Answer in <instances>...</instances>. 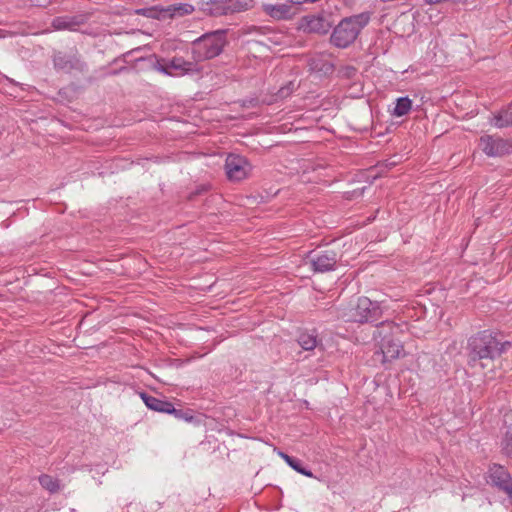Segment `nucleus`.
Returning <instances> with one entry per match:
<instances>
[{"mask_svg": "<svg viewBox=\"0 0 512 512\" xmlns=\"http://www.w3.org/2000/svg\"><path fill=\"white\" fill-rule=\"evenodd\" d=\"M511 346L509 341H500L493 333L481 331L468 341L471 360L495 359L505 353Z\"/></svg>", "mask_w": 512, "mask_h": 512, "instance_id": "f257e3e1", "label": "nucleus"}, {"mask_svg": "<svg viewBox=\"0 0 512 512\" xmlns=\"http://www.w3.org/2000/svg\"><path fill=\"white\" fill-rule=\"evenodd\" d=\"M370 21L367 12L342 19L331 34V43L338 48H347L358 37Z\"/></svg>", "mask_w": 512, "mask_h": 512, "instance_id": "f03ea898", "label": "nucleus"}, {"mask_svg": "<svg viewBox=\"0 0 512 512\" xmlns=\"http://www.w3.org/2000/svg\"><path fill=\"white\" fill-rule=\"evenodd\" d=\"M399 327L393 322H383L377 326L373 336L375 340L379 339V346L383 355V361H392L404 355L403 346L394 339L398 333Z\"/></svg>", "mask_w": 512, "mask_h": 512, "instance_id": "7ed1b4c3", "label": "nucleus"}, {"mask_svg": "<svg viewBox=\"0 0 512 512\" xmlns=\"http://www.w3.org/2000/svg\"><path fill=\"white\" fill-rule=\"evenodd\" d=\"M226 44L224 31L206 33L192 43V54L196 61H204L218 56Z\"/></svg>", "mask_w": 512, "mask_h": 512, "instance_id": "20e7f679", "label": "nucleus"}, {"mask_svg": "<svg viewBox=\"0 0 512 512\" xmlns=\"http://www.w3.org/2000/svg\"><path fill=\"white\" fill-rule=\"evenodd\" d=\"M381 309L377 302H372L367 297H360L357 300L351 320L358 323L373 322L378 319Z\"/></svg>", "mask_w": 512, "mask_h": 512, "instance_id": "39448f33", "label": "nucleus"}, {"mask_svg": "<svg viewBox=\"0 0 512 512\" xmlns=\"http://www.w3.org/2000/svg\"><path fill=\"white\" fill-rule=\"evenodd\" d=\"M227 177L232 181H241L248 177L252 170L248 160L238 154H229L225 161Z\"/></svg>", "mask_w": 512, "mask_h": 512, "instance_id": "423d86ee", "label": "nucleus"}, {"mask_svg": "<svg viewBox=\"0 0 512 512\" xmlns=\"http://www.w3.org/2000/svg\"><path fill=\"white\" fill-rule=\"evenodd\" d=\"M479 147L489 157H500L512 153V144L499 136L484 135Z\"/></svg>", "mask_w": 512, "mask_h": 512, "instance_id": "0eeeda50", "label": "nucleus"}, {"mask_svg": "<svg viewBox=\"0 0 512 512\" xmlns=\"http://www.w3.org/2000/svg\"><path fill=\"white\" fill-rule=\"evenodd\" d=\"M309 263L314 272L325 273L336 269L338 254L331 249L311 252Z\"/></svg>", "mask_w": 512, "mask_h": 512, "instance_id": "6e6552de", "label": "nucleus"}, {"mask_svg": "<svg viewBox=\"0 0 512 512\" xmlns=\"http://www.w3.org/2000/svg\"><path fill=\"white\" fill-rule=\"evenodd\" d=\"M488 482L503 491L512 503V478L505 467L493 464L489 467Z\"/></svg>", "mask_w": 512, "mask_h": 512, "instance_id": "1a4fd4ad", "label": "nucleus"}, {"mask_svg": "<svg viewBox=\"0 0 512 512\" xmlns=\"http://www.w3.org/2000/svg\"><path fill=\"white\" fill-rule=\"evenodd\" d=\"M156 69L166 75L182 76L195 71V65L181 57H174L168 61L158 62Z\"/></svg>", "mask_w": 512, "mask_h": 512, "instance_id": "9d476101", "label": "nucleus"}, {"mask_svg": "<svg viewBox=\"0 0 512 512\" xmlns=\"http://www.w3.org/2000/svg\"><path fill=\"white\" fill-rule=\"evenodd\" d=\"M207 4L210 5L209 12L215 16L227 15L248 8L246 0H208Z\"/></svg>", "mask_w": 512, "mask_h": 512, "instance_id": "9b49d317", "label": "nucleus"}, {"mask_svg": "<svg viewBox=\"0 0 512 512\" xmlns=\"http://www.w3.org/2000/svg\"><path fill=\"white\" fill-rule=\"evenodd\" d=\"M86 18L84 15L60 16L52 20V26L56 30H75L76 27L84 24Z\"/></svg>", "mask_w": 512, "mask_h": 512, "instance_id": "f8f14e48", "label": "nucleus"}, {"mask_svg": "<svg viewBox=\"0 0 512 512\" xmlns=\"http://www.w3.org/2000/svg\"><path fill=\"white\" fill-rule=\"evenodd\" d=\"M264 12L276 20L290 19L293 16L291 5L287 3L282 4H265L263 5Z\"/></svg>", "mask_w": 512, "mask_h": 512, "instance_id": "ddd939ff", "label": "nucleus"}, {"mask_svg": "<svg viewBox=\"0 0 512 512\" xmlns=\"http://www.w3.org/2000/svg\"><path fill=\"white\" fill-rule=\"evenodd\" d=\"M54 66L59 70L70 71L72 69H80L81 63L79 59L72 54L58 52L54 55Z\"/></svg>", "mask_w": 512, "mask_h": 512, "instance_id": "4468645a", "label": "nucleus"}, {"mask_svg": "<svg viewBox=\"0 0 512 512\" xmlns=\"http://www.w3.org/2000/svg\"><path fill=\"white\" fill-rule=\"evenodd\" d=\"M140 396L150 410L167 414L168 412H173V404L169 401L156 398L147 393H141Z\"/></svg>", "mask_w": 512, "mask_h": 512, "instance_id": "2eb2a0df", "label": "nucleus"}, {"mask_svg": "<svg viewBox=\"0 0 512 512\" xmlns=\"http://www.w3.org/2000/svg\"><path fill=\"white\" fill-rule=\"evenodd\" d=\"M299 345L307 351L313 350L318 345L317 335L314 331L312 332H302L298 336Z\"/></svg>", "mask_w": 512, "mask_h": 512, "instance_id": "dca6fc26", "label": "nucleus"}, {"mask_svg": "<svg viewBox=\"0 0 512 512\" xmlns=\"http://www.w3.org/2000/svg\"><path fill=\"white\" fill-rule=\"evenodd\" d=\"M327 23L320 16H311L306 18V29L310 32L325 33L327 31Z\"/></svg>", "mask_w": 512, "mask_h": 512, "instance_id": "f3484780", "label": "nucleus"}, {"mask_svg": "<svg viewBox=\"0 0 512 512\" xmlns=\"http://www.w3.org/2000/svg\"><path fill=\"white\" fill-rule=\"evenodd\" d=\"M412 108V101L408 97H400L396 100L393 115L402 117L409 113Z\"/></svg>", "mask_w": 512, "mask_h": 512, "instance_id": "a211bd4d", "label": "nucleus"}, {"mask_svg": "<svg viewBox=\"0 0 512 512\" xmlns=\"http://www.w3.org/2000/svg\"><path fill=\"white\" fill-rule=\"evenodd\" d=\"M494 125L498 128L512 125V105L494 117Z\"/></svg>", "mask_w": 512, "mask_h": 512, "instance_id": "6ab92c4d", "label": "nucleus"}, {"mask_svg": "<svg viewBox=\"0 0 512 512\" xmlns=\"http://www.w3.org/2000/svg\"><path fill=\"white\" fill-rule=\"evenodd\" d=\"M39 482L41 486L50 493H55L61 488L59 480L47 474L41 475L39 477Z\"/></svg>", "mask_w": 512, "mask_h": 512, "instance_id": "aec40b11", "label": "nucleus"}, {"mask_svg": "<svg viewBox=\"0 0 512 512\" xmlns=\"http://www.w3.org/2000/svg\"><path fill=\"white\" fill-rule=\"evenodd\" d=\"M502 451L506 456L512 457V429L508 430L503 438Z\"/></svg>", "mask_w": 512, "mask_h": 512, "instance_id": "412c9836", "label": "nucleus"}, {"mask_svg": "<svg viewBox=\"0 0 512 512\" xmlns=\"http://www.w3.org/2000/svg\"><path fill=\"white\" fill-rule=\"evenodd\" d=\"M291 463H292V465H289V466L296 472H298L304 476L310 477V478H312L314 476L313 473L309 469L303 467L302 462L299 459L294 458L293 462H291Z\"/></svg>", "mask_w": 512, "mask_h": 512, "instance_id": "4be33fe9", "label": "nucleus"}, {"mask_svg": "<svg viewBox=\"0 0 512 512\" xmlns=\"http://www.w3.org/2000/svg\"><path fill=\"white\" fill-rule=\"evenodd\" d=\"M168 414L174 415L175 418L184 420L186 422H191L193 420V416L183 410L175 409L173 407V412H168Z\"/></svg>", "mask_w": 512, "mask_h": 512, "instance_id": "5701e85b", "label": "nucleus"}, {"mask_svg": "<svg viewBox=\"0 0 512 512\" xmlns=\"http://www.w3.org/2000/svg\"><path fill=\"white\" fill-rule=\"evenodd\" d=\"M193 10L194 8L190 4H180L179 6L174 7L173 9L174 13L178 15L190 14L191 12H193Z\"/></svg>", "mask_w": 512, "mask_h": 512, "instance_id": "b1692460", "label": "nucleus"}, {"mask_svg": "<svg viewBox=\"0 0 512 512\" xmlns=\"http://www.w3.org/2000/svg\"><path fill=\"white\" fill-rule=\"evenodd\" d=\"M269 40L275 45H284L287 43V37L281 34H273Z\"/></svg>", "mask_w": 512, "mask_h": 512, "instance_id": "393cba45", "label": "nucleus"}, {"mask_svg": "<svg viewBox=\"0 0 512 512\" xmlns=\"http://www.w3.org/2000/svg\"><path fill=\"white\" fill-rule=\"evenodd\" d=\"M292 87H291V84H289L288 86H285V87H281L277 93V96L278 98H286L287 96H289L292 92Z\"/></svg>", "mask_w": 512, "mask_h": 512, "instance_id": "a878e982", "label": "nucleus"}, {"mask_svg": "<svg viewBox=\"0 0 512 512\" xmlns=\"http://www.w3.org/2000/svg\"><path fill=\"white\" fill-rule=\"evenodd\" d=\"M277 454L287 463L288 466L292 465L291 462H293L294 457H291L288 454H286L280 450L277 451Z\"/></svg>", "mask_w": 512, "mask_h": 512, "instance_id": "bb28decb", "label": "nucleus"}, {"mask_svg": "<svg viewBox=\"0 0 512 512\" xmlns=\"http://www.w3.org/2000/svg\"><path fill=\"white\" fill-rule=\"evenodd\" d=\"M277 454L287 463L288 466L292 465L291 462H293L294 457H291L288 454H286L280 450L277 451Z\"/></svg>", "mask_w": 512, "mask_h": 512, "instance_id": "cd10ccee", "label": "nucleus"}, {"mask_svg": "<svg viewBox=\"0 0 512 512\" xmlns=\"http://www.w3.org/2000/svg\"><path fill=\"white\" fill-rule=\"evenodd\" d=\"M277 454L287 463L288 466L292 465L291 462H293L294 457H291L288 454H286L280 450L277 451Z\"/></svg>", "mask_w": 512, "mask_h": 512, "instance_id": "c85d7f7f", "label": "nucleus"}, {"mask_svg": "<svg viewBox=\"0 0 512 512\" xmlns=\"http://www.w3.org/2000/svg\"><path fill=\"white\" fill-rule=\"evenodd\" d=\"M277 454L287 463L288 466L292 465L291 462H293L294 457H291L288 454H286L280 450L277 451Z\"/></svg>", "mask_w": 512, "mask_h": 512, "instance_id": "c756f323", "label": "nucleus"}, {"mask_svg": "<svg viewBox=\"0 0 512 512\" xmlns=\"http://www.w3.org/2000/svg\"><path fill=\"white\" fill-rule=\"evenodd\" d=\"M36 6H45L50 3L51 0H31Z\"/></svg>", "mask_w": 512, "mask_h": 512, "instance_id": "7c9ffc66", "label": "nucleus"}, {"mask_svg": "<svg viewBox=\"0 0 512 512\" xmlns=\"http://www.w3.org/2000/svg\"><path fill=\"white\" fill-rule=\"evenodd\" d=\"M290 5H301L304 3H308V0H288Z\"/></svg>", "mask_w": 512, "mask_h": 512, "instance_id": "2f4dec72", "label": "nucleus"}, {"mask_svg": "<svg viewBox=\"0 0 512 512\" xmlns=\"http://www.w3.org/2000/svg\"><path fill=\"white\" fill-rule=\"evenodd\" d=\"M6 81H8L9 83L15 85V82L13 80L9 79V78H6Z\"/></svg>", "mask_w": 512, "mask_h": 512, "instance_id": "473e14b6", "label": "nucleus"}, {"mask_svg": "<svg viewBox=\"0 0 512 512\" xmlns=\"http://www.w3.org/2000/svg\"><path fill=\"white\" fill-rule=\"evenodd\" d=\"M70 512H76V509L71 508V509H70Z\"/></svg>", "mask_w": 512, "mask_h": 512, "instance_id": "72a5a7b5", "label": "nucleus"}]
</instances>
